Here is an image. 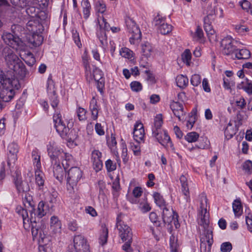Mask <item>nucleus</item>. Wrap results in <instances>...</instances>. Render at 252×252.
Here are the masks:
<instances>
[{
    "label": "nucleus",
    "mask_w": 252,
    "mask_h": 252,
    "mask_svg": "<svg viewBox=\"0 0 252 252\" xmlns=\"http://www.w3.org/2000/svg\"><path fill=\"white\" fill-rule=\"evenodd\" d=\"M179 245L177 243V239L171 235L170 237V248L171 252H178Z\"/></svg>",
    "instance_id": "37998d69"
},
{
    "label": "nucleus",
    "mask_w": 252,
    "mask_h": 252,
    "mask_svg": "<svg viewBox=\"0 0 252 252\" xmlns=\"http://www.w3.org/2000/svg\"><path fill=\"white\" fill-rule=\"evenodd\" d=\"M232 249V244L229 242H224L220 246V251L222 252H230Z\"/></svg>",
    "instance_id": "052dcab7"
},
{
    "label": "nucleus",
    "mask_w": 252,
    "mask_h": 252,
    "mask_svg": "<svg viewBox=\"0 0 252 252\" xmlns=\"http://www.w3.org/2000/svg\"><path fill=\"white\" fill-rule=\"evenodd\" d=\"M83 177V172L78 167H71L68 171L67 177V188L68 190L73 191L77 188L78 182Z\"/></svg>",
    "instance_id": "423d86ee"
},
{
    "label": "nucleus",
    "mask_w": 252,
    "mask_h": 252,
    "mask_svg": "<svg viewBox=\"0 0 252 252\" xmlns=\"http://www.w3.org/2000/svg\"><path fill=\"white\" fill-rule=\"evenodd\" d=\"M82 6L83 7L84 17L85 19H87L90 15V11L91 9V4L89 0H82Z\"/></svg>",
    "instance_id": "e433bc0d"
},
{
    "label": "nucleus",
    "mask_w": 252,
    "mask_h": 252,
    "mask_svg": "<svg viewBox=\"0 0 252 252\" xmlns=\"http://www.w3.org/2000/svg\"><path fill=\"white\" fill-rule=\"evenodd\" d=\"M116 227L118 234L122 241L132 240V233L131 228L121 220V215L117 218Z\"/></svg>",
    "instance_id": "0eeeda50"
},
{
    "label": "nucleus",
    "mask_w": 252,
    "mask_h": 252,
    "mask_svg": "<svg viewBox=\"0 0 252 252\" xmlns=\"http://www.w3.org/2000/svg\"><path fill=\"white\" fill-rule=\"evenodd\" d=\"M85 52L84 55L82 57V62L83 63V65L85 68L86 70V76L88 77L90 76H92V72L91 70V67L89 63V57L87 54H85Z\"/></svg>",
    "instance_id": "4c0bfd02"
},
{
    "label": "nucleus",
    "mask_w": 252,
    "mask_h": 252,
    "mask_svg": "<svg viewBox=\"0 0 252 252\" xmlns=\"http://www.w3.org/2000/svg\"><path fill=\"white\" fill-rule=\"evenodd\" d=\"M8 150L9 154V158L15 160L17 158V153L18 152V146L15 143L10 144L8 146Z\"/></svg>",
    "instance_id": "72a5a7b5"
},
{
    "label": "nucleus",
    "mask_w": 252,
    "mask_h": 252,
    "mask_svg": "<svg viewBox=\"0 0 252 252\" xmlns=\"http://www.w3.org/2000/svg\"><path fill=\"white\" fill-rule=\"evenodd\" d=\"M130 87L131 90L134 92H139L142 89L141 84L137 81H133L130 84Z\"/></svg>",
    "instance_id": "69168bd1"
},
{
    "label": "nucleus",
    "mask_w": 252,
    "mask_h": 252,
    "mask_svg": "<svg viewBox=\"0 0 252 252\" xmlns=\"http://www.w3.org/2000/svg\"><path fill=\"white\" fill-rule=\"evenodd\" d=\"M2 38L6 44L13 48H16L21 42V39L18 36H15L9 32L4 33L2 36Z\"/></svg>",
    "instance_id": "2eb2a0df"
},
{
    "label": "nucleus",
    "mask_w": 252,
    "mask_h": 252,
    "mask_svg": "<svg viewBox=\"0 0 252 252\" xmlns=\"http://www.w3.org/2000/svg\"><path fill=\"white\" fill-rule=\"evenodd\" d=\"M133 134L134 139L137 143L144 142L145 131L141 123L137 122L135 124Z\"/></svg>",
    "instance_id": "f8f14e48"
},
{
    "label": "nucleus",
    "mask_w": 252,
    "mask_h": 252,
    "mask_svg": "<svg viewBox=\"0 0 252 252\" xmlns=\"http://www.w3.org/2000/svg\"><path fill=\"white\" fill-rule=\"evenodd\" d=\"M97 37L102 47H105L107 45V37L105 31L100 30L97 33Z\"/></svg>",
    "instance_id": "a19ab883"
},
{
    "label": "nucleus",
    "mask_w": 252,
    "mask_h": 252,
    "mask_svg": "<svg viewBox=\"0 0 252 252\" xmlns=\"http://www.w3.org/2000/svg\"><path fill=\"white\" fill-rule=\"evenodd\" d=\"M199 138V134L196 132L188 133L185 137V139L189 143L196 142Z\"/></svg>",
    "instance_id": "c03bdc74"
},
{
    "label": "nucleus",
    "mask_w": 252,
    "mask_h": 252,
    "mask_svg": "<svg viewBox=\"0 0 252 252\" xmlns=\"http://www.w3.org/2000/svg\"><path fill=\"white\" fill-rule=\"evenodd\" d=\"M77 116L80 121H84L86 120L87 111L85 109L79 107L77 111Z\"/></svg>",
    "instance_id": "13d9d810"
},
{
    "label": "nucleus",
    "mask_w": 252,
    "mask_h": 252,
    "mask_svg": "<svg viewBox=\"0 0 252 252\" xmlns=\"http://www.w3.org/2000/svg\"><path fill=\"white\" fill-rule=\"evenodd\" d=\"M32 158L35 169H41L40 155L37 149H35L32 151Z\"/></svg>",
    "instance_id": "c85d7f7f"
},
{
    "label": "nucleus",
    "mask_w": 252,
    "mask_h": 252,
    "mask_svg": "<svg viewBox=\"0 0 252 252\" xmlns=\"http://www.w3.org/2000/svg\"><path fill=\"white\" fill-rule=\"evenodd\" d=\"M180 181L181 184V190L182 193L185 196V199L187 201L189 200V191L188 183L187 177L182 175L180 178Z\"/></svg>",
    "instance_id": "4be33fe9"
},
{
    "label": "nucleus",
    "mask_w": 252,
    "mask_h": 252,
    "mask_svg": "<svg viewBox=\"0 0 252 252\" xmlns=\"http://www.w3.org/2000/svg\"><path fill=\"white\" fill-rule=\"evenodd\" d=\"M94 78L95 81H98L102 78V71L97 68H95L93 70V73H92V76H90L86 77L87 79L90 78L91 79Z\"/></svg>",
    "instance_id": "de8ad7c7"
},
{
    "label": "nucleus",
    "mask_w": 252,
    "mask_h": 252,
    "mask_svg": "<svg viewBox=\"0 0 252 252\" xmlns=\"http://www.w3.org/2000/svg\"><path fill=\"white\" fill-rule=\"evenodd\" d=\"M218 15L219 17H223V10L221 8L216 7L214 9V11H212L208 14L204 19V24L211 25V23L215 18V15Z\"/></svg>",
    "instance_id": "6ab92c4d"
},
{
    "label": "nucleus",
    "mask_w": 252,
    "mask_h": 252,
    "mask_svg": "<svg viewBox=\"0 0 252 252\" xmlns=\"http://www.w3.org/2000/svg\"><path fill=\"white\" fill-rule=\"evenodd\" d=\"M236 31L239 34L243 35L249 31V29L245 26L237 25L235 26Z\"/></svg>",
    "instance_id": "338daca9"
},
{
    "label": "nucleus",
    "mask_w": 252,
    "mask_h": 252,
    "mask_svg": "<svg viewBox=\"0 0 252 252\" xmlns=\"http://www.w3.org/2000/svg\"><path fill=\"white\" fill-rule=\"evenodd\" d=\"M37 26H40L38 21L31 20L27 23L26 29L31 33L37 32Z\"/></svg>",
    "instance_id": "ea45409f"
},
{
    "label": "nucleus",
    "mask_w": 252,
    "mask_h": 252,
    "mask_svg": "<svg viewBox=\"0 0 252 252\" xmlns=\"http://www.w3.org/2000/svg\"><path fill=\"white\" fill-rule=\"evenodd\" d=\"M155 203L160 207H163L166 206L165 202L161 196L158 192H155L153 194Z\"/></svg>",
    "instance_id": "79ce46f5"
},
{
    "label": "nucleus",
    "mask_w": 252,
    "mask_h": 252,
    "mask_svg": "<svg viewBox=\"0 0 252 252\" xmlns=\"http://www.w3.org/2000/svg\"><path fill=\"white\" fill-rule=\"evenodd\" d=\"M74 248L76 252H90V246L82 235H76L73 238Z\"/></svg>",
    "instance_id": "1a4fd4ad"
},
{
    "label": "nucleus",
    "mask_w": 252,
    "mask_h": 252,
    "mask_svg": "<svg viewBox=\"0 0 252 252\" xmlns=\"http://www.w3.org/2000/svg\"><path fill=\"white\" fill-rule=\"evenodd\" d=\"M32 34L29 38V43H30L33 47L40 46L43 40V36L39 34L32 32Z\"/></svg>",
    "instance_id": "cd10ccee"
},
{
    "label": "nucleus",
    "mask_w": 252,
    "mask_h": 252,
    "mask_svg": "<svg viewBox=\"0 0 252 252\" xmlns=\"http://www.w3.org/2000/svg\"><path fill=\"white\" fill-rule=\"evenodd\" d=\"M170 108L172 109L174 115L179 120H181V117L184 115L183 106L182 104L175 101H172L170 104Z\"/></svg>",
    "instance_id": "aec40b11"
},
{
    "label": "nucleus",
    "mask_w": 252,
    "mask_h": 252,
    "mask_svg": "<svg viewBox=\"0 0 252 252\" xmlns=\"http://www.w3.org/2000/svg\"><path fill=\"white\" fill-rule=\"evenodd\" d=\"M139 144V143H137L136 144L133 143H130L131 149L135 156H138L140 154V147Z\"/></svg>",
    "instance_id": "0e129e2a"
},
{
    "label": "nucleus",
    "mask_w": 252,
    "mask_h": 252,
    "mask_svg": "<svg viewBox=\"0 0 252 252\" xmlns=\"http://www.w3.org/2000/svg\"><path fill=\"white\" fill-rule=\"evenodd\" d=\"M102 154L97 150H94L91 154V160L93 162L94 168L96 172L100 171L103 166L101 160Z\"/></svg>",
    "instance_id": "ddd939ff"
},
{
    "label": "nucleus",
    "mask_w": 252,
    "mask_h": 252,
    "mask_svg": "<svg viewBox=\"0 0 252 252\" xmlns=\"http://www.w3.org/2000/svg\"><path fill=\"white\" fill-rule=\"evenodd\" d=\"M153 136L155 137L157 141L163 146L165 147H172L173 145L171 141V139L166 130H162L158 131V135L156 136L152 134Z\"/></svg>",
    "instance_id": "4468645a"
},
{
    "label": "nucleus",
    "mask_w": 252,
    "mask_h": 252,
    "mask_svg": "<svg viewBox=\"0 0 252 252\" xmlns=\"http://www.w3.org/2000/svg\"><path fill=\"white\" fill-rule=\"evenodd\" d=\"M105 167L108 172H112L116 169V164L111 159L105 161Z\"/></svg>",
    "instance_id": "6e6d98bb"
},
{
    "label": "nucleus",
    "mask_w": 252,
    "mask_h": 252,
    "mask_svg": "<svg viewBox=\"0 0 252 252\" xmlns=\"http://www.w3.org/2000/svg\"><path fill=\"white\" fill-rule=\"evenodd\" d=\"M47 149L52 163L55 161L60 162L61 161L64 169L69 166L68 162L71 158L70 155L64 153L63 150L55 146L54 143L52 145L50 144Z\"/></svg>",
    "instance_id": "39448f33"
},
{
    "label": "nucleus",
    "mask_w": 252,
    "mask_h": 252,
    "mask_svg": "<svg viewBox=\"0 0 252 252\" xmlns=\"http://www.w3.org/2000/svg\"><path fill=\"white\" fill-rule=\"evenodd\" d=\"M149 219L155 226L157 227H159L160 226V223L158 220V216L156 213L151 212L149 215Z\"/></svg>",
    "instance_id": "680f3d73"
},
{
    "label": "nucleus",
    "mask_w": 252,
    "mask_h": 252,
    "mask_svg": "<svg viewBox=\"0 0 252 252\" xmlns=\"http://www.w3.org/2000/svg\"><path fill=\"white\" fill-rule=\"evenodd\" d=\"M239 4L243 9L247 12H251L252 8V2H250L247 0H243L239 2Z\"/></svg>",
    "instance_id": "8fccbe9b"
},
{
    "label": "nucleus",
    "mask_w": 252,
    "mask_h": 252,
    "mask_svg": "<svg viewBox=\"0 0 252 252\" xmlns=\"http://www.w3.org/2000/svg\"><path fill=\"white\" fill-rule=\"evenodd\" d=\"M172 27L171 25L168 24L167 23H165V24L163 25L161 27L159 28L158 31L162 34H166L171 32Z\"/></svg>",
    "instance_id": "3c124183"
},
{
    "label": "nucleus",
    "mask_w": 252,
    "mask_h": 252,
    "mask_svg": "<svg viewBox=\"0 0 252 252\" xmlns=\"http://www.w3.org/2000/svg\"><path fill=\"white\" fill-rule=\"evenodd\" d=\"M237 129L233 126L230 122L228 124L224 130V135L227 139L231 138L236 133Z\"/></svg>",
    "instance_id": "7c9ffc66"
},
{
    "label": "nucleus",
    "mask_w": 252,
    "mask_h": 252,
    "mask_svg": "<svg viewBox=\"0 0 252 252\" xmlns=\"http://www.w3.org/2000/svg\"><path fill=\"white\" fill-rule=\"evenodd\" d=\"M163 123L162 115H157L154 119V125L152 127V134L158 135V131H162L161 127Z\"/></svg>",
    "instance_id": "5701e85b"
},
{
    "label": "nucleus",
    "mask_w": 252,
    "mask_h": 252,
    "mask_svg": "<svg viewBox=\"0 0 252 252\" xmlns=\"http://www.w3.org/2000/svg\"><path fill=\"white\" fill-rule=\"evenodd\" d=\"M142 51L143 56L149 58L152 55L153 48L150 43L146 42L142 45Z\"/></svg>",
    "instance_id": "c9c22d12"
},
{
    "label": "nucleus",
    "mask_w": 252,
    "mask_h": 252,
    "mask_svg": "<svg viewBox=\"0 0 252 252\" xmlns=\"http://www.w3.org/2000/svg\"><path fill=\"white\" fill-rule=\"evenodd\" d=\"M235 57L239 60L248 59L251 57V52L246 49H242L235 53Z\"/></svg>",
    "instance_id": "58836bf2"
},
{
    "label": "nucleus",
    "mask_w": 252,
    "mask_h": 252,
    "mask_svg": "<svg viewBox=\"0 0 252 252\" xmlns=\"http://www.w3.org/2000/svg\"><path fill=\"white\" fill-rule=\"evenodd\" d=\"M120 55L125 58L130 59L132 57V52L127 48H122Z\"/></svg>",
    "instance_id": "4d7b16f0"
},
{
    "label": "nucleus",
    "mask_w": 252,
    "mask_h": 252,
    "mask_svg": "<svg viewBox=\"0 0 252 252\" xmlns=\"http://www.w3.org/2000/svg\"><path fill=\"white\" fill-rule=\"evenodd\" d=\"M165 23H167L165 22V18L162 17L159 15H158L154 18V24L157 27V29L158 30L159 28L161 27Z\"/></svg>",
    "instance_id": "49530a36"
},
{
    "label": "nucleus",
    "mask_w": 252,
    "mask_h": 252,
    "mask_svg": "<svg viewBox=\"0 0 252 252\" xmlns=\"http://www.w3.org/2000/svg\"><path fill=\"white\" fill-rule=\"evenodd\" d=\"M19 86V81L14 76L10 78L8 74L4 75L0 71V97L3 101H10L15 95V89L18 90Z\"/></svg>",
    "instance_id": "20e7f679"
},
{
    "label": "nucleus",
    "mask_w": 252,
    "mask_h": 252,
    "mask_svg": "<svg viewBox=\"0 0 252 252\" xmlns=\"http://www.w3.org/2000/svg\"><path fill=\"white\" fill-rule=\"evenodd\" d=\"M162 217L163 221L164 223L169 224L174 219V211L173 210H170L166 206L162 207Z\"/></svg>",
    "instance_id": "b1692460"
},
{
    "label": "nucleus",
    "mask_w": 252,
    "mask_h": 252,
    "mask_svg": "<svg viewBox=\"0 0 252 252\" xmlns=\"http://www.w3.org/2000/svg\"><path fill=\"white\" fill-rule=\"evenodd\" d=\"M182 57L183 62L189 65L191 60V53L189 50L186 49L183 53Z\"/></svg>",
    "instance_id": "5fc2aeb1"
},
{
    "label": "nucleus",
    "mask_w": 252,
    "mask_h": 252,
    "mask_svg": "<svg viewBox=\"0 0 252 252\" xmlns=\"http://www.w3.org/2000/svg\"><path fill=\"white\" fill-rule=\"evenodd\" d=\"M207 196L202 194L198 214V223L204 229V235L200 238V252H210L213 243V232L208 229L209 213L207 212Z\"/></svg>",
    "instance_id": "f03ea898"
},
{
    "label": "nucleus",
    "mask_w": 252,
    "mask_h": 252,
    "mask_svg": "<svg viewBox=\"0 0 252 252\" xmlns=\"http://www.w3.org/2000/svg\"><path fill=\"white\" fill-rule=\"evenodd\" d=\"M204 28L206 32L209 40L210 42H216L217 41V35L216 32L213 29L211 25L204 24Z\"/></svg>",
    "instance_id": "a878e982"
},
{
    "label": "nucleus",
    "mask_w": 252,
    "mask_h": 252,
    "mask_svg": "<svg viewBox=\"0 0 252 252\" xmlns=\"http://www.w3.org/2000/svg\"><path fill=\"white\" fill-rule=\"evenodd\" d=\"M234 42V39L230 36H227L221 40L220 47L223 54L229 55L237 50Z\"/></svg>",
    "instance_id": "9d476101"
},
{
    "label": "nucleus",
    "mask_w": 252,
    "mask_h": 252,
    "mask_svg": "<svg viewBox=\"0 0 252 252\" xmlns=\"http://www.w3.org/2000/svg\"><path fill=\"white\" fill-rule=\"evenodd\" d=\"M126 24L129 32L131 34L129 42L131 44H135L139 42L141 37V31L135 22L128 18L126 20Z\"/></svg>",
    "instance_id": "6e6552de"
},
{
    "label": "nucleus",
    "mask_w": 252,
    "mask_h": 252,
    "mask_svg": "<svg viewBox=\"0 0 252 252\" xmlns=\"http://www.w3.org/2000/svg\"><path fill=\"white\" fill-rule=\"evenodd\" d=\"M40 4H33V6L29 7L26 9L27 13L31 17H34L38 16V13L40 11V9L38 6H41V5L43 4L42 1L40 2Z\"/></svg>",
    "instance_id": "473e14b6"
},
{
    "label": "nucleus",
    "mask_w": 252,
    "mask_h": 252,
    "mask_svg": "<svg viewBox=\"0 0 252 252\" xmlns=\"http://www.w3.org/2000/svg\"><path fill=\"white\" fill-rule=\"evenodd\" d=\"M23 201L25 209L21 206L16 208V212L23 219L24 226L26 223H31V230L33 239H38L39 242L44 243L45 235L43 230L38 228L37 226L35 218L33 217V211L34 210V203L32 197L28 193H25Z\"/></svg>",
    "instance_id": "f257e3e1"
},
{
    "label": "nucleus",
    "mask_w": 252,
    "mask_h": 252,
    "mask_svg": "<svg viewBox=\"0 0 252 252\" xmlns=\"http://www.w3.org/2000/svg\"><path fill=\"white\" fill-rule=\"evenodd\" d=\"M3 53L6 64L10 70L14 68V67L21 61L9 48H5Z\"/></svg>",
    "instance_id": "9b49d317"
},
{
    "label": "nucleus",
    "mask_w": 252,
    "mask_h": 252,
    "mask_svg": "<svg viewBox=\"0 0 252 252\" xmlns=\"http://www.w3.org/2000/svg\"><path fill=\"white\" fill-rule=\"evenodd\" d=\"M53 164V171L54 177L59 181L63 179L64 170L60 165V162L55 161Z\"/></svg>",
    "instance_id": "412c9836"
},
{
    "label": "nucleus",
    "mask_w": 252,
    "mask_h": 252,
    "mask_svg": "<svg viewBox=\"0 0 252 252\" xmlns=\"http://www.w3.org/2000/svg\"><path fill=\"white\" fill-rule=\"evenodd\" d=\"M201 78L199 75L194 74L192 76L190 82L191 84L194 86H197L201 83Z\"/></svg>",
    "instance_id": "e2e57ef3"
},
{
    "label": "nucleus",
    "mask_w": 252,
    "mask_h": 252,
    "mask_svg": "<svg viewBox=\"0 0 252 252\" xmlns=\"http://www.w3.org/2000/svg\"><path fill=\"white\" fill-rule=\"evenodd\" d=\"M24 60L25 61L26 63L30 66H33L36 62L35 59L33 54L30 52H28L26 54L25 58Z\"/></svg>",
    "instance_id": "a18cd8bd"
},
{
    "label": "nucleus",
    "mask_w": 252,
    "mask_h": 252,
    "mask_svg": "<svg viewBox=\"0 0 252 252\" xmlns=\"http://www.w3.org/2000/svg\"><path fill=\"white\" fill-rule=\"evenodd\" d=\"M106 17L102 16V22H100L99 21V26L100 28V30H102L103 31H108L110 30V26L109 23L107 22V20L106 19Z\"/></svg>",
    "instance_id": "603ef678"
},
{
    "label": "nucleus",
    "mask_w": 252,
    "mask_h": 252,
    "mask_svg": "<svg viewBox=\"0 0 252 252\" xmlns=\"http://www.w3.org/2000/svg\"><path fill=\"white\" fill-rule=\"evenodd\" d=\"M95 6L98 12L103 13L105 11V4L102 1L98 0L96 1Z\"/></svg>",
    "instance_id": "bf43d9fd"
},
{
    "label": "nucleus",
    "mask_w": 252,
    "mask_h": 252,
    "mask_svg": "<svg viewBox=\"0 0 252 252\" xmlns=\"http://www.w3.org/2000/svg\"><path fill=\"white\" fill-rule=\"evenodd\" d=\"M243 169L248 173H251L252 171V162L248 160L243 164Z\"/></svg>",
    "instance_id": "774afa93"
},
{
    "label": "nucleus",
    "mask_w": 252,
    "mask_h": 252,
    "mask_svg": "<svg viewBox=\"0 0 252 252\" xmlns=\"http://www.w3.org/2000/svg\"><path fill=\"white\" fill-rule=\"evenodd\" d=\"M50 101L51 106L55 109L53 118L56 131L62 138L72 139L73 138L71 134L72 130H70L68 126H66V123L62 119L60 110L57 108L59 100L55 92H53V94L50 96Z\"/></svg>",
    "instance_id": "7ed1b4c3"
},
{
    "label": "nucleus",
    "mask_w": 252,
    "mask_h": 252,
    "mask_svg": "<svg viewBox=\"0 0 252 252\" xmlns=\"http://www.w3.org/2000/svg\"><path fill=\"white\" fill-rule=\"evenodd\" d=\"M177 86L180 88H185L189 83V80L187 76L183 75H179L176 79Z\"/></svg>",
    "instance_id": "f704fd0d"
},
{
    "label": "nucleus",
    "mask_w": 252,
    "mask_h": 252,
    "mask_svg": "<svg viewBox=\"0 0 252 252\" xmlns=\"http://www.w3.org/2000/svg\"><path fill=\"white\" fill-rule=\"evenodd\" d=\"M192 38L196 40H199L203 37V32L201 28L198 26L194 33H191Z\"/></svg>",
    "instance_id": "864d4df0"
},
{
    "label": "nucleus",
    "mask_w": 252,
    "mask_h": 252,
    "mask_svg": "<svg viewBox=\"0 0 252 252\" xmlns=\"http://www.w3.org/2000/svg\"><path fill=\"white\" fill-rule=\"evenodd\" d=\"M108 237V229L105 224L101 226L98 242L100 245L103 246L107 243Z\"/></svg>",
    "instance_id": "393cba45"
},
{
    "label": "nucleus",
    "mask_w": 252,
    "mask_h": 252,
    "mask_svg": "<svg viewBox=\"0 0 252 252\" xmlns=\"http://www.w3.org/2000/svg\"><path fill=\"white\" fill-rule=\"evenodd\" d=\"M233 211L235 217H239L243 213V207L240 199L235 200L232 203Z\"/></svg>",
    "instance_id": "c756f323"
},
{
    "label": "nucleus",
    "mask_w": 252,
    "mask_h": 252,
    "mask_svg": "<svg viewBox=\"0 0 252 252\" xmlns=\"http://www.w3.org/2000/svg\"><path fill=\"white\" fill-rule=\"evenodd\" d=\"M47 208L48 206L45 204V203L43 201H41L38 203L36 212H35V210L33 211V217L35 218L37 226L38 227L39 229H40L42 230V229L39 227V225L37 224V221H39L40 219L46 214Z\"/></svg>",
    "instance_id": "dca6fc26"
},
{
    "label": "nucleus",
    "mask_w": 252,
    "mask_h": 252,
    "mask_svg": "<svg viewBox=\"0 0 252 252\" xmlns=\"http://www.w3.org/2000/svg\"><path fill=\"white\" fill-rule=\"evenodd\" d=\"M10 71H12V74L18 75L21 79L26 77L28 74V71L26 68V66L22 61L17 64L14 67V68H12ZM13 76H15V74L11 75V77H13ZM14 77L15 78V77Z\"/></svg>",
    "instance_id": "a211bd4d"
},
{
    "label": "nucleus",
    "mask_w": 252,
    "mask_h": 252,
    "mask_svg": "<svg viewBox=\"0 0 252 252\" xmlns=\"http://www.w3.org/2000/svg\"><path fill=\"white\" fill-rule=\"evenodd\" d=\"M243 85L241 87L239 85V88H242L245 92L249 94H252V83L248 79H246L245 82H242Z\"/></svg>",
    "instance_id": "09e8293b"
},
{
    "label": "nucleus",
    "mask_w": 252,
    "mask_h": 252,
    "mask_svg": "<svg viewBox=\"0 0 252 252\" xmlns=\"http://www.w3.org/2000/svg\"><path fill=\"white\" fill-rule=\"evenodd\" d=\"M14 183L18 193H27L30 191V188L28 182L26 181H22L19 177L14 178Z\"/></svg>",
    "instance_id": "f3484780"
},
{
    "label": "nucleus",
    "mask_w": 252,
    "mask_h": 252,
    "mask_svg": "<svg viewBox=\"0 0 252 252\" xmlns=\"http://www.w3.org/2000/svg\"><path fill=\"white\" fill-rule=\"evenodd\" d=\"M44 175L40 169H35V177L36 185L41 189L44 184Z\"/></svg>",
    "instance_id": "2f4dec72"
},
{
    "label": "nucleus",
    "mask_w": 252,
    "mask_h": 252,
    "mask_svg": "<svg viewBox=\"0 0 252 252\" xmlns=\"http://www.w3.org/2000/svg\"><path fill=\"white\" fill-rule=\"evenodd\" d=\"M62 224L58 217L53 216L50 218V227L55 233L60 232L61 230Z\"/></svg>",
    "instance_id": "bb28decb"
}]
</instances>
